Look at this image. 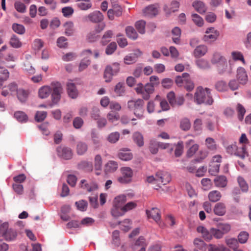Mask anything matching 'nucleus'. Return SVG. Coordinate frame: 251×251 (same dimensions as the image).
Segmentation results:
<instances>
[{
  "label": "nucleus",
  "mask_w": 251,
  "mask_h": 251,
  "mask_svg": "<svg viewBox=\"0 0 251 251\" xmlns=\"http://www.w3.org/2000/svg\"><path fill=\"white\" fill-rule=\"evenodd\" d=\"M194 100L198 104H204L211 105L214 102L210 89L208 88H203L201 86L197 88L194 94Z\"/></svg>",
  "instance_id": "obj_1"
},
{
  "label": "nucleus",
  "mask_w": 251,
  "mask_h": 251,
  "mask_svg": "<svg viewBox=\"0 0 251 251\" xmlns=\"http://www.w3.org/2000/svg\"><path fill=\"white\" fill-rule=\"evenodd\" d=\"M144 100L140 99L129 100L127 103V108L132 111L133 114L138 119H142L144 118Z\"/></svg>",
  "instance_id": "obj_2"
},
{
  "label": "nucleus",
  "mask_w": 251,
  "mask_h": 251,
  "mask_svg": "<svg viewBox=\"0 0 251 251\" xmlns=\"http://www.w3.org/2000/svg\"><path fill=\"white\" fill-rule=\"evenodd\" d=\"M50 88H51V97L52 102L54 103H57L60 100L61 94L63 93V88L58 82H53L50 84Z\"/></svg>",
  "instance_id": "obj_3"
},
{
  "label": "nucleus",
  "mask_w": 251,
  "mask_h": 251,
  "mask_svg": "<svg viewBox=\"0 0 251 251\" xmlns=\"http://www.w3.org/2000/svg\"><path fill=\"white\" fill-rule=\"evenodd\" d=\"M121 176L118 178V181L123 184L129 183L133 175L132 169L127 167L121 169Z\"/></svg>",
  "instance_id": "obj_4"
},
{
  "label": "nucleus",
  "mask_w": 251,
  "mask_h": 251,
  "mask_svg": "<svg viewBox=\"0 0 251 251\" xmlns=\"http://www.w3.org/2000/svg\"><path fill=\"white\" fill-rule=\"evenodd\" d=\"M103 19L104 16L102 13L100 11L96 10L84 16L83 18V21L97 24L101 22Z\"/></svg>",
  "instance_id": "obj_5"
},
{
  "label": "nucleus",
  "mask_w": 251,
  "mask_h": 251,
  "mask_svg": "<svg viewBox=\"0 0 251 251\" xmlns=\"http://www.w3.org/2000/svg\"><path fill=\"white\" fill-rule=\"evenodd\" d=\"M205 33L202 39L204 42L209 43L216 41L220 35L219 32L214 27L207 28Z\"/></svg>",
  "instance_id": "obj_6"
},
{
  "label": "nucleus",
  "mask_w": 251,
  "mask_h": 251,
  "mask_svg": "<svg viewBox=\"0 0 251 251\" xmlns=\"http://www.w3.org/2000/svg\"><path fill=\"white\" fill-rule=\"evenodd\" d=\"M58 156L65 160L71 159L73 155L71 148L65 146H59L56 149Z\"/></svg>",
  "instance_id": "obj_7"
},
{
  "label": "nucleus",
  "mask_w": 251,
  "mask_h": 251,
  "mask_svg": "<svg viewBox=\"0 0 251 251\" xmlns=\"http://www.w3.org/2000/svg\"><path fill=\"white\" fill-rule=\"evenodd\" d=\"M155 176L158 185L161 184L166 185L171 180L170 174L167 172H157L155 174Z\"/></svg>",
  "instance_id": "obj_8"
},
{
  "label": "nucleus",
  "mask_w": 251,
  "mask_h": 251,
  "mask_svg": "<svg viewBox=\"0 0 251 251\" xmlns=\"http://www.w3.org/2000/svg\"><path fill=\"white\" fill-rule=\"evenodd\" d=\"M233 67L232 61H229V65L227 64V60L226 59L225 62H222L217 65V70L220 74L227 73L231 74L232 72Z\"/></svg>",
  "instance_id": "obj_9"
},
{
  "label": "nucleus",
  "mask_w": 251,
  "mask_h": 251,
  "mask_svg": "<svg viewBox=\"0 0 251 251\" xmlns=\"http://www.w3.org/2000/svg\"><path fill=\"white\" fill-rule=\"evenodd\" d=\"M142 54V52L139 50H135L133 52L129 53L125 57L124 62L127 65L134 63Z\"/></svg>",
  "instance_id": "obj_10"
},
{
  "label": "nucleus",
  "mask_w": 251,
  "mask_h": 251,
  "mask_svg": "<svg viewBox=\"0 0 251 251\" xmlns=\"http://www.w3.org/2000/svg\"><path fill=\"white\" fill-rule=\"evenodd\" d=\"M16 95L18 100L21 102L24 103L28 99L29 95V91L28 89L19 88V89L17 90Z\"/></svg>",
  "instance_id": "obj_11"
},
{
  "label": "nucleus",
  "mask_w": 251,
  "mask_h": 251,
  "mask_svg": "<svg viewBox=\"0 0 251 251\" xmlns=\"http://www.w3.org/2000/svg\"><path fill=\"white\" fill-rule=\"evenodd\" d=\"M81 187L88 192H92L98 189V185L95 181H91L87 182L86 180L82 179L80 181Z\"/></svg>",
  "instance_id": "obj_12"
},
{
  "label": "nucleus",
  "mask_w": 251,
  "mask_h": 251,
  "mask_svg": "<svg viewBox=\"0 0 251 251\" xmlns=\"http://www.w3.org/2000/svg\"><path fill=\"white\" fill-rule=\"evenodd\" d=\"M143 13L145 16L149 18H152L157 15L158 9L155 5H151L146 7L143 10Z\"/></svg>",
  "instance_id": "obj_13"
},
{
  "label": "nucleus",
  "mask_w": 251,
  "mask_h": 251,
  "mask_svg": "<svg viewBox=\"0 0 251 251\" xmlns=\"http://www.w3.org/2000/svg\"><path fill=\"white\" fill-rule=\"evenodd\" d=\"M237 78L240 83L245 84L248 81V75L244 68L239 67L237 70Z\"/></svg>",
  "instance_id": "obj_14"
},
{
  "label": "nucleus",
  "mask_w": 251,
  "mask_h": 251,
  "mask_svg": "<svg viewBox=\"0 0 251 251\" xmlns=\"http://www.w3.org/2000/svg\"><path fill=\"white\" fill-rule=\"evenodd\" d=\"M213 211L215 215L218 216H223L226 213V206L223 202L217 203L213 208Z\"/></svg>",
  "instance_id": "obj_15"
},
{
  "label": "nucleus",
  "mask_w": 251,
  "mask_h": 251,
  "mask_svg": "<svg viewBox=\"0 0 251 251\" xmlns=\"http://www.w3.org/2000/svg\"><path fill=\"white\" fill-rule=\"evenodd\" d=\"M67 93L70 97L72 99H75L78 96V91L74 83L68 82L67 85Z\"/></svg>",
  "instance_id": "obj_16"
},
{
  "label": "nucleus",
  "mask_w": 251,
  "mask_h": 251,
  "mask_svg": "<svg viewBox=\"0 0 251 251\" xmlns=\"http://www.w3.org/2000/svg\"><path fill=\"white\" fill-rule=\"evenodd\" d=\"M76 5L79 9L84 11L90 9L92 6L90 0H77Z\"/></svg>",
  "instance_id": "obj_17"
},
{
  "label": "nucleus",
  "mask_w": 251,
  "mask_h": 251,
  "mask_svg": "<svg viewBox=\"0 0 251 251\" xmlns=\"http://www.w3.org/2000/svg\"><path fill=\"white\" fill-rule=\"evenodd\" d=\"M146 213L149 218L153 219L156 223L160 220L159 210L157 208H152L151 210H147Z\"/></svg>",
  "instance_id": "obj_18"
},
{
  "label": "nucleus",
  "mask_w": 251,
  "mask_h": 251,
  "mask_svg": "<svg viewBox=\"0 0 251 251\" xmlns=\"http://www.w3.org/2000/svg\"><path fill=\"white\" fill-rule=\"evenodd\" d=\"M51 92V88H50V86L47 85L42 86L39 89V97L41 99H46L50 96Z\"/></svg>",
  "instance_id": "obj_19"
},
{
  "label": "nucleus",
  "mask_w": 251,
  "mask_h": 251,
  "mask_svg": "<svg viewBox=\"0 0 251 251\" xmlns=\"http://www.w3.org/2000/svg\"><path fill=\"white\" fill-rule=\"evenodd\" d=\"M207 51V47L205 45L197 46L194 51V55L196 57H200L204 55Z\"/></svg>",
  "instance_id": "obj_20"
},
{
  "label": "nucleus",
  "mask_w": 251,
  "mask_h": 251,
  "mask_svg": "<svg viewBox=\"0 0 251 251\" xmlns=\"http://www.w3.org/2000/svg\"><path fill=\"white\" fill-rule=\"evenodd\" d=\"M118 157L123 161H128L133 157L132 154L128 150H121L118 154Z\"/></svg>",
  "instance_id": "obj_21"
},
{
  "label": "nucleus",
  "mask_w": 251,
  "mask_h": 251,
  "mask_svg": "<svg viewBox=\"0 0 251 251\" xmlns=\"http://www.w3.org/2000/svg\"><path fill=\"white\" fill-rule=\"evenodd\" d=\"M111 213L112 215L115 218H118L125 214V212L123 207L114 204L113 207L111 209Z\"/></svg>",
  "instance_id": "obj_22"
},
{
  "label": "nucleus",
  "mask_w": 251,
  "mask_h": 251,
  "mask_svg": "<svg viewBox=\"0 0 251 251\" xmlns=\"http://www.w3.org/2000/svg\"><path fill=\"white\" fill-rule=\"evenodd\" d=\"M193 6L200 14L204 13L206 11V7L204 3L200 0H196L193 3Z\"/></svg>",
  "instance_id": "obj_23"
},
{
  "label": "nucleus",
  "mask_w": 251,
  "mask_h": 251,
  "mask_svg": "<svg viewBox=\"0 0 251 251\" xmlns=\"http://www.w3.org/2000/svg\"><path fill=\"white\" fill-rule=\"evenodd\" d=\"M116 75L112 69L110 67V66H107L105 67L103 77L105 79V81L106 82H110L113 78V75Z\"/></svg>",
  "instance_id": "obj_24"
},
{
  "label": "nucleus",
  "mask_w": 251,
  "mask_h": 251,
  "mask_svg": "<svg viewBox=\"0 0 251 251\" xmlns=\"http://www.w3.org/2000/svg\"><path fill=\"white\" fill-rule=\"evenodd\" d=\"M225 242L226 245L233 250L239 247V242L235 238L226 237L225 238Z\"/></svg>",
  "instance_id": "obj_25"
},
{
  "label": "nucleus",
  "mask_w": 251,
  "mask_h": 251,
  "mask_svg": "<svg viewBox=\"0 0 251 251\" xmlns=\"http://www.w3.org/2000/svg\"><path fill=\"white\" fill-rule=\"evenodd\" d=\"M195 63L197 67L201 70H207L209 69L211 67L209 62L204 59H198L196 61Z\"/></svg>",
  "instance_id": "obj_26"
},
{
  "label": "nucleus",
  "mask_w": 251,
  "mask_h": 251,
  "mask_svg": "<svg viewBox=\"0 0 251 251\" xmlns=\"http://www.w3.org/2000/svg\"><path fill=\"white\" fill-rule=\"evenodd\" d=\"M226 57L219 52H215L211 59V62L213 64H219L222 62H226Z\"/></svg>",
  "instance_id": "obj_27"
},
{
  "label": "nucleus",
  "mask_w": 251,
  "mask_h": 251,
  "mask_svg": "<svg viewBox=\"0 0 251 251\" xmlns=\"http://www.w3.org/2000/svg\"><path fill=\"white\" fill-rule=\"evenodd\" d=\"M132 138L134 143H135L138 147H141L143 146L144 144V138L140 132H135L134 133Z\"/></svg>",
  "instance_id": "obj_28"
},
{
  "label": "nucleus",
  "mask_w": 251,
  "mask_h": 251,
  "mask_svg": "<svg viewBox=\"0 0 251 251\" xmlns=\"http://www.w3.org/2000/svg\"><path fill=\"white\" fill-rule=\"evenodd\" d=\"M63 26L65 30V34L67 36H71L73 34L74 32V25L71 21H68L66 22Z\"/></svg>",
  "instance_id": "obj_29"
},
{
  "label": "nucleus",
  "mask_w": 251,
  "mask_h": 251,
  "mask_svg": "<svg viewBox=\"0 0 251 251\" xmlns=\"http://www.w3.org/2000/svg\"><path fill=\"white\" fill-rule=\"evenodd\" d=\"M205 146L206 148L210 151H215L217 146L215 140L211 137H208L205 139Z\"/></svg>",
  "instance_id": "obj_30"
},
{
  "label": "nucleus",
  "mask_w": 251,
  "mask_h": 251,
  "mask_svg": "<svg viewBox=\"0 0 251 251\" xmlns=\"http://www.w3.org/2000/svg\"><path fill=\"white\" fill-rule=\"evenodd\" d=\"M79 169H81L85 172H91L93 170V164L91 162L82 161L80 162L78 165Z\"/></svg>",
  "instance_id": "obj_31"
},
{
  "label": "nucleus",
  "mask_w": 251,
  "mask_h": 251,
  "mask_svg": "<svg viewBox=\"0 0 251 251\" xmlns=\"http://www.w3.org/2000/svg\"><path fill=\"white\" fill-rule=\"evenodd\" d=\"M234 155L241 159H244L246 156L249 155L248 152L246 151V146L244 145H242L241 147H237V150L235 151Z\"/></svg>",
  "instance_id": "obj_32"
},
{
  "label": "nucleus",
  "mask_w": 251,
  "mask_h": 251,
  "mask_svg": "<svg viewBox=\"0 0 251 251\" xmlns=\"http://www.w3.org/2000/svg\"><path fill=\"white\" fill-rule=\"evenodd\" d=\"M222 195L221 193L217 190L212 191L208 194V198L211 202H217L221 198Z\"/></svg>",
  "instance_id": "obj_33"
},
{
  "label": "nucleus",
  "mask_w": 251,
  "mask_h": 251,
  "mask_svg": "<svg viewBox=\"0 0 251 251\" xmlns=\"http://www.w3.org/2000/svg\"><path fill=\"white\" fill-rule=\"evenodd\" d=\"M172 32L173 35L172 39L174 42L177 44H179L181 29L178 27H175L172 29Z\"/></svg>",
  "instance_id": "obj_34"
},
{
  "label": "nucleus",
  "mask_w": 251,
  "mask_h": 251,
  "mask_svg": "<svg viewBox=\"0 0 251 251\" xmlns=\"http://www.w3.org/2000/svg\"><path fill=\"white\" fill-rule=\"evenodd\" d=\"M17 236V232L11 228H9L6 234H5L4 238L7 241H12L14 240Z\"/></svg>",
  "instance_id": "obj_35"
},
{
  "label": "nucleus",
  "mask_w": 251,
  "mask_h": 251,
  "mask_svg": "<svg viewBox=\"0 0 251 251\" xmlns=\"http://www.w3.org/2000/svg\"><path fill=\"white\" fill-rule=\"evenodd\" d=\"M126 32L127 37L132 40H136L138 38V34L132 26H127L126 28Z\"/></svg>",
  "instance_id": "obj_36"
},
{
  "label": "nucleus",
  "mask_w": 251,
  "mask_h": 251,
  "mask_svg": "<svg viewBox=\"0 0 251 251\" xmlns=\"http://www.w3.org/2000/svg\"><path fill=\"white\" fill-rule=\"evenodd\" d=\"M118 168V164L115 161H109L105 165V171L106 172L111 173L115 172Z\"/></svg>",
  "instance_id": "obj_37"
},
{
  "label": "nucleus",
  "mask_w": 251,
  "mask_h": 251,
  "mask_svg": "<svg viewBox=\"0 0 251 251\" xmlns=\"http://www.w3.org/2000/svg\"><path fill=\"white\" fill-rule=\"evenodd\" d=\"M191 124L189 119L184 118L180 121L179 127L183 131H188L190 129Z\"/></svg>",
  "instance_id": "obj_38"
},
{
  "label": "nucleus",
  "mask_w": 251,
  "mask_h": 251,
  "mask_svg": "<svg viewBox=\"0 0 251 251\" xmlns=\"http://www.w3.org/2000/svg\"><path fill=\"white\" fill-rule=\"evenodd\" d=\"M88 150V146L86 143L83 142H79L76 146V152L79 155L84 154Z\"/></svg>",
  "instance_id": "obj_39"
},
{
  "label": "nucleus",
  "mask_w": 251,
  "mask_h": 251,
  "mask_svg": "<svg viewBox=\"0 0 251 251\" xmlns=\"http://www.w3.org/2000/svg\"><path fill=\"white\" fill-rule=\"evenodd\" d=\"M214 182L216 186L218 187H225L227 184L226 177L223 176L216 177Z\"/></svg>",
  "instance_id": "obj_40"
},
{
  "label": "nucleus",
  "mask_w": 251,
  "mask_h": 251,
  "mask_svg": "<svg viewBox=\"0 0 251 251\" xmlns=\"http://www.w3.org/2000/svg\"><path fill=\"white\" fill-rule=\"evenodd\" d=\"M113 35V31L109 30L106 31L102 37L100 43L103 46L106 45L110 41Z\"/></svg>",
  "instance_id": "obj_41"
},
{
  "label": "nucleus",
  "mask_w": 251,
  "mask_h": 251,
  "mask_svg": "<svg viewBox=\"0 0 251 251\" xmlns=\"http://www.w3.org/2000/svg\"><path fill=\"white\" fill-rule=\"evenodd\" d=\"M193 243L196 248L201 251L206 250V244L200 238H196L194 239Z\"/></svg>",
  "instance_id": "obj_42"
},
{
  "label": "nucleus",
  "mask_w": 251,
  "mask_h": 251,
  "mask_svg": "<svg viewBox=\"0 0 251 251\" xmlns=\"http://www.w3.org/2000/svg\"><path fill=\"white\" fill-rule=\"evenodd\" d=\"M158 143L155 139H151L150 142L149 149L152 154H156L158 151Z\"/></svg>",
  "instance_id": "obj_43"
},
{
  "label": "nucleus",
  "mask_w": 251,
  "mask_h": 251,
  "mask_svg": "<svg viewBox=\"0 0 251 251\" xmlns=\"http://www.w3.org/2000/svg\"><path fill=\"white\" fill-rule=\"evenodd\" d=\"M217 228L224 234L227 233L231 229V226L227 223H218Z\"/></svg>",
  "instance_id": "obj_44"
},
{
  "label": "nucleus",
  "mask_w": 251,
  "mask_h": 251,
  "mask_svg": "<svg viewBox=\"0 0 251 251\" xmlns=\"http://www.w3.org/2000/svg\"><path fill=\"white\" fill-rule=\"evenodd\" d=\"M120 138V133L118 132H112L107 137V141L110 143H116Z\"/></svg>",
  "instance_id": "obj_45"
},
{
  "label": "nucleus",
  "mask_w": 251,
  "mask_h": 251,
  "mask_svg": "<svg viewBox=\"0 0 251 251\" xmlns=\"http://www.w3.org/2000/svg\"><path fill=\"white\" fill-rule=\"evenodd\" d=\"M202 121L200 119H196L194 122L193 127L197 134H200L202 131Z\"/></svg>",
  "instance_id": "obj_46"
},
{
  "label": "nucleus",
  "mask_w": 251,
  "mask_h": 251,
  "mask_svg": "<svg viewBox=\"0 0 251 251\" xmlns=\"http://www.w3.org/2000/svg\"><path fill=\"white\" fill-rule=\"evenodd\" d=\"M249 233L246 231H241L238 235V241L239 243L245 244L246 243L249 238Z\"/></svg>",
  "instance_id": "obj_47"
},
{
  "label": "nucleus",
  "mask_w": 251,
  "mask_h": 251,
  "mask_svg": "<svg viewBox=\"0 0 251 251\" xmlns=\"http://www.w3.org/2000/svg\"><path fill=\"white\" fill-rule=\"evenodd\" d=\"M220 164L211 162L209 168V173L213 176H215L219 171Z\"/></svg>",
  "instance_id": "obj_48"
},
{
  "label": "nucleus",
  "mask_w": 251,
  "mask_h": 251,
  "mask_svg": "<svg viewBox=\"0 0 251 251\" xmlns=\"http://www.w3.org/2000/svg\"><path fill=\"white\" fill-rule=\"evenodd\" d=\"M145 25L146 22L143 20H140L136 23L135 27L140 34L145 33Z\"/></svg>",
  "instance_id": "obj_49"
},
{
  "label": "nucleus",
  "mask_w": 251,
  "mask_h": 251,
  "mask_svg": "<svg viewBox=\"0 0 251 251\" xmlns=\"http://www.w3.org/2000/svg\"><path fill=\"white\" fill-rule=\"evenodd\" d=\"M126 201V198L125 195H121L116 197L114 201V204L123 207Z\"/></svg>",
  "instance_id": "obj_50"
},
{
  "label": "nucleus",
  "mask_w": 251,
  "mask_h": 251,
  "mask_svg": "<svg viewBox=\"0 0 251 251\" xmlns=\"http://www.w3.org/2000/svg\"><path fill=\"white\" fill-rule=\"evenodd\" d=\"M189 77V75L188 73H185L182 74L181 76H177L176 78V83L178 86H181L183 84H184V79L187 78Z\"/></svg>",
  "instance_id": "obj_51"
},
{
  "label": "nucleus",
  "mask_w": 251,
  "mask_h": 251,
  "mask_svg": "<svg viewBox=\"0 0 251 251\" xmlns=\"http://www.w3.org/2000/svg\"><path fill=\"white\" fill-rule=\"evenodd\" d=\"M236 110L238 112V119L240 121H242L246 113V109L241 104L238 103Z\"/></svg>",
  "instance_id": "obj_52"
},
{
  "label": "nucleus",
  "mask_w": 251,
  "mask_h": 251,
  "mask_svg": "<svg viewBox=\"0 0 251 251\" xmlns=\"http://www.w3.org/2000/svg\"><path fill=\"white\" fill-rule=\"evenodd\" d=\"M62 13L64 17L66 18L70 17L74 13V9L71 6H66L62 8Z\"/></svg>",
  "instance_id": "obj_53"
},
{
  "label": "nucleus",
  "mask_w": 251,
  "mask_h": 251,
  "mask_svg": "<svg viewBox=\"0 0 251 251\" xmlns=\"http://www.w3.org/2000/svg\"><path fill=\"white\" fill-rule=\"evenodd\" d=\"M232 59L235 61L240 60L245 63V60L243 54L238 51H233L231 53Z\"/></svg>",
  "instance_id": "obj_54"
},
{
  "label": "nucleus",
  "mask_w": 251,
  "mask_h": 251,
  "mask_svg": "<svg viewBox=\"0 0 251 251\" xmlns=\"http://www.w3.org/2000/svg\"><path fill=\"white\" fill-rule=\"evenodd\" d=\"M117 44L115 42H111L109 44L105 49V53L107 55H111L114 53L117 49Z\"/></svg>",
  "instance_id": "obj_55"
},
{
  "label": "nucleus",
  "mask_w": 251,
  "mask_h": 251,
  "mask_svg": "<svg viewBox=\"0 0 251 251\" xmlns=\"http://www.w3.org/2000/svg\"><path fill=\"white\" fill-rule=\"evenodd\" d=\"M237 180L242 191L245 192H247L249 187L244 179L241 176H239L237 178Z\"/></svg>",
  "instance_id": "obj_56"
},
{
  "label": "nucleus",
  "mask_w": 251,
  "mask_h": 251,
  "mask_svg": "<svg viewBox=\"0 0 251 251\" xmlns=\"http://www.w3.org/2000/svg\"><path fill=\"white\" fill-rule=\"evenodd\" d=\"M192 20L194 23L198 26H201L203 25V20L202 18L197 14L192 15Z\"/></svg>",
  "instance_id": "obj_57"
},
{
  "label": "nucleus",
  "mask_w": 251,
  "mask_h": 251,
  "mask_svg": "<svg viewBox=\"0 0 251 251\" xmlns=\"http://www.w3.org/2000/svg\"><path fill=\"white\" fill-rule=\"evenodd\" d=\"M13 30L18 34H23L25 32V27L20 24H14L12 25Z\"/></svg>",
  "instance_id": "obj_58"
},
{
  "label": "nucleus",
  "mask_w": 251,
  "mask_h": 251,
  "mask_svg": "<svg viewBox=\"0 0 251 251\" xmlns=\"http://www.w3.org/2000/svg\"><path fill=\"white\" fill-rule=\"evenodd\" d=\"M14 117L19 122L26 121L27 119L26 115L22 111H17L14 113Z\"/></svg>",
  "instance_id": "obj_59"
},
{
  "label": "nucleus",
  "mask_w": 251,
  "mask_h": 251,
  "mask_svg": "<svg viewBox=\"0 0 251 251\" xmlns=\"http://www.w3.org/2000/svg\"><path fill=\"white\" fill-rule=\"evenodd\" d=\"M215 88L218 91H225L227 89L226 83L223 80L219 81L215 84Z\"/></svg>",
  "instance_id": "obj_60"
},
{
  "label": "nucleus",
  "mask_w": 251,
  "mask_h": 251,
  "mask_svg": "<svg viewBox=\"0 0 251 251\" xmlns=\"http://www.w3.org/2000/svg\"><path fill=\"white\" fill-rule=\"evenodd\" d=\"M183 150V143L180 141L177 143L176 148L175 151V154L176 157L180 156Z\"/></svg>",
  "instance_id": "obj_61"
},
{
  "label": "nucleus",
  "mask_w": 251,
  "mask_h": 251,
  "mask_svg": "<svg viewBox=\"0 0 251 251\" xmlns=\"http://www.w3.org/2000/svg\"><path fill=\"white\" fill-rule=\"evenodd\" d=\"M47 113L46 111H37L35 116V119L38 122L44 120L46 118Z\"/></svg>",
  "instance_id": "obj_62"
},
{
  "label": "nucleus",
  "mask_w": 251,
  "mask_h": 251,
  "mask_svg": "<svg viewBox=\"0 0 251 251\" xmlns=\"http://www.w3.org/2000/svg\"><path fill=\"white\" fill-rule=\"evenodd\" d=\"M114 92L117 96H121L123 95L125 92L123 83L119 82L115 86Z\"/></svg>",
  "instance_id": "obj_63"
},
{
  "label": "nucleus",
  "mask_w": 251,
  "mask_h": 251,
  "mask_svg": "<svg viewBox=\"0 0 251 251\" xmlns=\"http://www.w3.org/2000/svg\"><path fill=\"white\" fill-rule=\"evenodd\" d=\"M11 46L15 48H18L21 46V43L19 39L15 36L13 35L10 41Z\"/></svg>",
  "instance_id": "obj_64"
}]
</instances>
